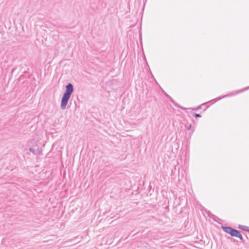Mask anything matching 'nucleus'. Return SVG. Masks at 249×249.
Instances as JSON below:
<instances>
[{"label":"nucleus","instance_id":"7ed1b4c3","mask_svg":"<svg viewBox=\"0 0 249 249\" xmlns=\"http://www.w3.org/2000/svg\"><path fill=\"white\" fill-rule=\"evenodd\" d=\"M238 228L240 229H242V230L245 231H249V227H248L246 226L239 225Z\"/></svg>","mask_w":249,"mask_h":249},{"label":"nucleus","instance_id":"f03ea898","mask_svg":"<svg viewBox=\"0 0 249 249\" xmlns=\"http://www.w3.org/2000/svg\"><path fill=\"white\" fill-rule=\"evenodd\" d=\"M222 228L224 231L230 234L231 236L238 237L240 240H243V237L239 231L229 227L222 226Z\"/></svg>","mask_w":249,"mask_h":249},{"label":"nucleus","instance_id":"39448f33","mask_svg":"<svg viewBox=\"0 0 249 249\" xmlns=\"http://www.w3.org/2000/svg\"><path fill=\"white\" fill-rule=\"evenodd\" d=\"M195 117L196 118H198V117H201V115L199 114H195Z\"/></svg>","mask_w":249,"mask_h":249},{"label":"nucleus","instance_id":"20e7f679","mask_svg":"<svg viewBox=\"0 0 249 249\" xmlns=\"http://www.w3.org/2000/svg\"><path fill=\"white\" fill-rule=\"evenodd\" d=\"M29 151L34 154L35 153V150L33 149L32 148H30Z\"/></svg>","mask_w":249,"mask_h":249},{"label":"nucleus","instance_id":"423d86ee","mask_svg":"<svg viewBox=\"0 0 249 249\" xmlns=\"http://www.w3.org/2000/svg\"><path fill=\"white\" fill-rule=\"evenodd\" d=\"M191 125H190V126L189 127V128H190Z\"/></svg>","mask_w":249,"mask_h":249},{"label":"nucleus","instance_id":"f257e3e1","mask_svg":"<svg viewBox=\"0 0 249 249\" xmlns=\"http://www.w3.org/2000/svg\"><path fill=\"white\" fill-rule=\"evenodd\" d=\"M66 92L63 95L61 102V108L63 110L66 108L71 95L74 90L73 85L71 83H69L66 86Z\"/></svg>","mask_w":249,"mask_h":249}]
</instances>
